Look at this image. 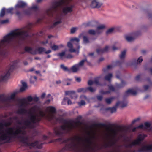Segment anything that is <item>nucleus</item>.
<instances>
[{"label":"nucleus","mask_w":152,"mask_h":152,"mask_svg":"<svg viewBox=\"0 0 152 152\" xmlns=\"http://www.w3.org/2000/svg\"><path fill=\"white\" fill-rule=\"evenodd\" d=\"M42 110L37 105L31 107L29 113V120L23 121L18 126L7 129L4 131L0 133V140H8L11 137H19L21 141L30 148L36 147L38 148H41V145H39L38 142H30L28 137L25 135V128H34L36 123L39 122L43 117L49 121H59L53 114L56 112V109L54 107L48 106L45 109V111Z\"/></svg>","instance_id":"obj_1"},{"label":"nucleus","mask_w":152,"mask_h":152,"mask_svg":"<svg viewBox=\"0 0 152 152\" xmlns=\"http://www.w3.org/2000/svg\"><path fill=\"white\" fill-rule=\"evenodd\" d=\"M94 136L89 135L87 137H83L78 136L67 140L66 144L65 147L59 152H64L66 151H76L80 150L82 146L84 151L86 152H94L98 149V146L93 143Z\"/></svg>","instance_id":"obj_2"},{"label":"nucleus","mask_w":152,"mask_h":152,"mask_svg":"<svg viewBox=\"0 0 152 152\" xmlns=\"http://www.w3.org/2000/svg\"><path fill=\"white\" fill-rule=\"evenodd\" d=\"M32 26L31 23L28 24L24 27L13 30L4 36L0 40V56H6L8 52L4 48L9 44L18 43L25 40L28 36V30Z\"/></svg>","instance_id":"obj_3"},{"label":"nucleus","mask_w":152,"mask_h":152,"mask_svg":"<svg viewBox=\"0 0 152 152\" xmlns=\"http://www.w3.org/2000/svg\"><path fill=\"white\" fill-rule=\"evenodd\" d=\"M72 0H58L53 3L52 6L47 9L46 13L47 15L50 16L53 12L56 11L58 7H62L61 12L58 13L56 15L53 24L55 26L61 23L64 17L68 14L72 12L74 7V4L72 2Z\"/></svg>","instance_id":"obj_4"},{"label":"nucleus","mask_w":152,"mask_h":152,"mask_svg":"<svg viewBox=\"0 0 152 152\" xmlns=\"http://www.w3.org/2000/svg\"><path fill=\"white\" fill-rule=\"evenodd\" d=\"M147 136L145 134H140L135 140H129L126 142L124 141V143L123 145L125 148L124 150L122 149V145H118L116 144V140L110 141L108 144L107 146L113 148L112 152H134L132 147L139 145L141 142Z\"/></svg>","instance_id":"obj_5"},{"label":"nucleus","mask_w":152,"mask_h":152,"mask_svg":"<svg viewBox=\"0 0 152 152\" xmlns=\"http://www.w3.org/2000/svg\"><path fill=\"white\" fill-rule=\"evenodd\" d=\"M63 124L59 127L55 128L54 133L57 136H60L62 134L68 132L73 128L77 127L78 122H75L72 121H68L62 119Z\"/></svg>","instance_id":"obj_6"},{"label":"nucleus","mask_w":152,"mask_h":152,"mask_svg":"<svg viewBox=\"0 0 152 152\" xmlns=\"http://www.w3.org/2000/svg\"><path fill=\"white\" fill-rule=\"evenodd\" d=\"M39 100L37 97H32L29 96L18 100L17 102V106L18 107V113L20 114H25L26 112L27 109L31 105V102L33 101L37 102Z\"/></svg>","instance_id":"obj_7"},{"label":"nucleus","mask_w":152,"mask_h":152,"mask_svg":"<svg viewBox=\"0 0 152 152\" xmlns=\"http://www.w3.org/2000/svg\"><path fill=\"white\" fill-rule=\"evenodd\" d=\"M70 42L67 43V46L69 48V50L70 52H74L77 54L79 53L80 48L79 42V38L75 37L71 39Z\"/></svg>","instance_id":"obj_8"},{"label":"nucleus","mask_w":152,"mask_h":152,"mask_svg":"<svg viewBox=\"0 0 152 152\" xmlns=\"http://www.w3.org/2000/svg\"><path fill=\"white\" fill-rule=\"evenodd\" d=\"M18 62L17 61L15 60L11 63L10 65L7 68L4 73L1 76L2 80H5L9 77L11 72L16 66Z\"/></svg>","instance_id":"obj_9"},{"label":"nucleus","mask_w":152,"mask_h":152,"mask_svg":"<svg viewBox=\"0 0 152 152\" xmlns=\"http://www.w3.org/2000/svg\"><path fill=\"white\" fill-rule=\"evenodd\" d=\"M25 49L26 51L33 54H41L43 52H45L46 54H48L50 53L51 51L50 50L46 51L45 49L43 48H39L37 50H35L29 47H26Z\"/></svg>","instance_id":"obj_10"},{"label":"nucleus","mask_w":152,"mask_h":152,"mask_svg":"<svg viewBox=\"0 0 152 152\" xmlns=\"http://www.w3.org/2000/svg\"><path fill=\"white\" fill-rule=\"evenodd\" d=\"M86 61V59H84L81 60L78 64L73 66L71 68L70 70L73 72H76L80 70L81 68L83 66L85 62Z\"/></svg>","instance_id":"obj_11"},{"label":"nucleus","mask_w":152,"mask_h":152,"mask_svg":"<svg viewBox=\"0 0 152 152\" xmlns=\"http://www.w3.org/2000/svg\"><path fill=\"white\" fill-rule=\"evenodd\" d=\"M125 83L124 82L122 81L121 83V84H116L115 88H114L112 86L110 85L109 86V91H108L105 92H101V93L103 94H110L111 91H115V89H118L121 88L123 87Z\"/></svg>","instance_id":"obj_12"},{"label":"nucleus","mask_w":152,"mask_h":152,"mask_svg":"<svg viewBox=\"0 0 152 152\" xmlns=\"http://www.w3.org/2000/svg\"><path fill=\"white\" fill-rule=\"evenodd\" d=\"M16 94L13 93L11 94L10 96L9 97H7L5 96L4 95H0V101L3 102H9L11 100H14Z\"/></svg>","instance_id":"obj_13"},{"label":"nucleus","mask_w":152,"mask_h":152,"mask_svg":"<svg viewBox=\"0 0 152 152\" xmlns=\"http://www.w3.org/2000/svg\"><path fill=\"white\" fill-rule=\"evenodd\" d=\"M140 34V32H137L126 34L125 35V37L126 40L128 42H131L133 41L137 36Z\"/></svg>","instance_id":"obj_14"},{"label":"nucleus","mask_w":152,"mask_h":152,"mask_svg":"<svg viewBox=\"0 0 152 152\" xmlns=\"http://www.w3.org/2000/svg\"><path fill=\"white\" fill-rule=\"evenodd\" d=\"M65 95L70 96L72 100H75L77 97V96L74 91H67L65 92Z\"/></svg>","instance_id":"obj_15"},{"label":"nucleus","mask_w":152,"mask_h":152,"mask_svg":"<svg viewBox=\"0 0 152 152\" xmlns=\"http://www.w3.org/2000/svg\"><path fill=\"white\" fill-rule=\"evenodd\" d=\"M102 4L98 1L96 0H94L92 2L91 7L93 8H99L100 7Z\"/></svg>","instance_id":"obj_16"},{"label":"nucleus","mask_w":152,"mask_h":152,"mask_svg":"<svg viewBox=\"0 0 152 152\" xmlns=\"http://www.w3.org/2000/svg\"><path fill=\"white\" fill-rule=\"evenodd\" d=\"M80 101L78 102V104L80 106L84 105L86 104L85 101L87 100V97L84 95H81L80 97Z\"/></svg>","instance_id":"obj_17"},{"label":"nucleus","mask_w":152,"mask_h":152,"mask_svg":"<svg viewBox=\"0 0 152 152\" xmlns=\"http://www.w3.org/2000/svg\"><path fill=\"white\" fill-rule=\"evenodd\" d=\"M38 10V6L37 5H32V7L30 9L23 12V13L24 15H29L31 13L30 10Z\"/></svg>","instance_id":"obj_18"},{"label":"nucleus","mask_w":152,"mask_h":152,"mask_svg":"<svg viewBox=\"0 0 152 152\" xmlns=\"http://www.w3.org/2000/svg\"><path fill=\"white\" fill-rule=\"evenodd\" d=\"M109 47L108 46H105L103 49H97L96 52L98 54H102L108 51L109 50Z\"/></svg>","instance_id":"obj_19"},{"label":"nucleus","mask_w":152,"mask_h":152,"mask_svg":"<svg viewBox=\"0 0 152 152\" xmlns=\"http://www.w3.org/2000/svg\"><path fill=\"white\" fill-rule=\"evenodd\" d=\"M27 4L25 2L20 1H18L17 4L15 6L16 8H23L25 6H26Z\"/></svg>","instance_id":"obj_20"},{"label":"nucleus","mask_w":152,"mask_h":152,"mask_svg":"<svg viewBox=\"0 0 152 152\" xmlns=\"http://www.w3.org/2000/svg\"><path fill=\"white\" fill-rule=\"evenodd\" d=\"M136 94V91L133 89H129L125 93V94L126 96L130 95H135Z\"/></svg>","instance_id":"obj_21"},{"label":"nucleus","mask_w":152,"mask_h":152,"mask_svg":"<svg viewBox=\"0 0 152 152\" xmlns=\"http://www.w3.org/2000/svg\"><path fill=\"white\" fill-rule=\"evenodd\" d=\"M105 27V26L103 24L99 25L96 28V32L98 34H100L102 33V30Z\"/></svg>","instance_id":"obj_22"},{"label":"nucleus","mask_w":152,"mask_h":152,"mask_svg":"<svg viewBox=\"0 0 152 152\" xmlns=\"http://www.w3.org/2000/svg\"><path fill=\"white\" fill-rule=\"evenodd\" d=\"M99 78H96L95 79L94 81L91 80H89L88 82V85L91 86L94 84H95L96 85H99Z\"/></svg>","instance_id":"obj_23"},{"label":"nucleus","mask_w":152,"mask_h":152,"mask_svg":"<svg viewBox=\"0 0 152 152\" xmlns=\"http://www.w3.org/2000/svg\"><path fill=\"white\" fill-rule=\"evenodd\" d=\"M127 105V102H118L116 104L115 106L117 107L118 106H120L121 107H123L126 106Z\"/></svg>","instance_id":"obj_24"},{"label":"nucleus","mask_w":152,"mask_h":152,"mask_svg":"<svg viewBox=\"0 0 152 152\" xmlns=\"http://www.w3.org/2000/svg\"><path fill=\"white\" fill-rule=\"evenodd\" d=\"M22 86L20 89V91L23 92L27 88V84L25 82H22Z\"/></svg>","instance_id":"obj_25"},{"label":"nucleus","mask_w":152,"mask_h":152,"mask_svg":"<svg viewBox=\"0 0 152 152\" xmlns=\"http://www.w3.org/2000/svg\"><path fill=\"white\" fill-rule=\"evenodd\" d=\"M113 75L112 73H109L105 76L104 79L105 80L110 81Z\"/></svg>","instance_id":"obj_26"},{"label":"nucleus","mask_w":152,"mask_h":152,"mask_svg":"<svg viewBox=\"0 0 152 152\" xmlns=\"http://www.w3.org/2000/svg\"><path fill=\"white\" fill-rule=\"evenodd\" d=\"M115 98L113 97L107 98L105 99V101L107 104H110L111 103L112 101Z\"/></svg>","instance_id":"obj_27"},{"label":"nucleus","mask_w":152,"mask_h":152,"mask_svg":"<svg viewBox=\"0 0 152 152\" xmlns=\"http://www.w3.org/2000/svg\"><path fill=\"white\" fill-rule=\"evenodd\" d=\"M106 110H109L111 113H113L115 112L116 111V107H109L106 109Z\"/></svg>","instance_id":"obj_28"},{"label":"nucleus","mask_w":152,"mask_h":152,"mask_svg":"<svg viewBox=\"0 0 152 152\" xmlns=\"http://www.w3.org/2000/svg\"><path fill=\"white\" fill-rule=\"evenodd\" d=\"M126 50H124L121 52L120 55V58L121 59H123L125 58L126 56Z\"/></svg>","instance_id":"obj_29"},{"label":"nucleus","mask_w":152,"mask_h":152,"mask_svg":"<svg viewBox=\"0 0 152 152\" xmlns=\"http://www.w3.org/2000/svg\"><path fill=\"white\" fill-rule=\"evenodd\" d=\"M50 47L52 50L54 51H56L59 49V46L55 45H54L52 46H51Z\"/></svg>","instance_id":"obj_30"},{"label":"nucleus","mask_w":152,"mask_h":152,"mask_svg":"<svg viewBox=\"0 0 152 152\" xmlns=\"http://www.w3.org/2000/svg\"><path fill=\"white\" fill-rule=\"evenodd\" d=\"M89 41L88 38L86 36L83 37V43L84 44H87L89 43Z\"/></svg>","instance_id":"obj_31"},{"label":"nucleus","mask_w":152,"mask_h":152,"mask_svg":"<svg viewBox=\"0 0 152 152\" xmlns=\"http://www.w3.org/2000/svg\"><path fill=\"white\" fill-rule=\"evenodd\" d=\"M114 29V28L112 27L109 29L106 32V33L107 34H110L113 33Z\"/></svg>","instance_id":"obj_32"},{"label":"nucleus","mask_w":152,"mask_h":152,"mask_svg":"<svg viewBox=\"0 0 152 152\" xmlns=\"http://www.w3.org/2000/svg\"><path fill=\"white\" fill-rule=\"evenodd\" d=\"M37 79V77L36 76H31V77L30 82L31 83H34L36 81Z\"/></svg>","instance_id":"obj_33"},{"label":"nucleus","mask_w":152,"mask_h":152,"mask_svg":"<svg viewBox=\"0 0 152 152\" xmlns=\"http://www.w3.org/2000/svg\"><path fill=\"white\" fill-rule=\"evenodd\" d=\"M88 33L91 34H99L96 32V31H95L93 30H90L88 31Z\"/></svg>","instance_id":"obj_34"},{"label":"nucleus","mask_w":152,"mask_h":152,"mask_svg":"<svg viewBox=\"0 0 152 152\" xmlns=\"http://www.w3.org/2000/svg\"><path fill=\"white\" fill-rule=\"evenodd\" d=\"M60 66L61 68L62 69L64 70L65 71H67L68 72H69V70L68 69L67 67H65L64 65L62 64Z\"/></svg>","instance_id":"obj_35"},{"label":"nucleus","mask_w":152,"mask_h":152,"mask_svg":"<svg viewBox=\"0 0 152 152\" xmlns=\"http://www.w3.org/2000/svg\"><path fill=\"white\" fill-rule=\"evenodd\" d=\"M65 52H62L61 53L57 54L58 56L59 57L61 58H62V57L64 56Z\"/></svg>","instance_id":"obj_36"},{"label":"nucleus","mask_w":152,"mask_h":152,"mask_svg":"<svg viewBox=\"0 0 152 152\" xmlns=\"http://www.w3.org/2000/svg\"><path fill=\"white\" fill-rule=\"evenodd\" d=\"M77 27H73L71 28L70 32L71 34L74 33L77 29Z\"/></svg>","instance_id":"obj_37"},{"label":"nucleus","mask_w":152,"mask_h":152,"mask_svg":"<svg viewBox=\"0 0 152 152\" xmlns=\"http://www.w3.org/2000/svg\"><path fill=\"white\" fill-rule=\"evenodd\" d=\"M5 8H3L2 9L0 13V17H3L4 15L5 14Z\"/></svg>","instance_id":"obj_38"},{"label":"nucleus","mask_w":152,"mask_h":152,"mask_svg":"<svg viewBox=\"0 0 152 152\" xmlns=\"http://www.w3.org/2000/svg\"><path fill=\"white\" fill-rule=\"evenodd\" d=\"M143 126H144V125H142V124L140 125L137 127H135V128H133L132 129V131L133 132H134L138 128H143Z\"/></svg>","instance_id":"obj_39"},{"label":"nucleus","mask_w":152,"mask_h":152,"mask_svg":"<svg viewBox=\"0 0 152 152\" xmlns=\"http://www.w3.org/2000/svg\"><path fill=\"white\" fill-rule=\"evenodd\" d=\"M67 97H64L63 100V101L62 102V104L64 105L66 103V102H67Z\"/></svg>","instance_id":"obj_40"},{"label":"nucleus","mask_w":152,"mask_h":152,"mask_svg":"<svg viewBox=\"0 0 152 152\" xmlns=\"http://www.w3.org/2000/svg\"><path fill=\"white\" fill-rule=\"evenodd\" d=\"M13 8H8L7 10H6V13H11L12 12V11L13 10Z\"/></svg>","instance_id":"obj_41"},{"label":"nucleus","mask_w":152,"mask_h":152,"mask_svg":"<svg viewBox=\"0 0 152 152\" xmlns=\"http://www.w3.org/2000/svg\"><path fill=\"white\" fill-rule=\"evenodd\" d=\"M144 126L145 128L147 129L150 127V124L148 122H145L144 124Z\"/></svg>","instance_id":"obj_42"},{"label":"nucleus","mask_w":152,"mask_h":152,"mask_svg":"<svg viewBox=\"0 0 152 152\" xmlns=\"http://www.w3.org/2000/svg\"><path fill=\"white\" fill-rule=\"evenodd\" d=\"M77 91L78 92H84L86 91V90L82 88L78 89Z\"/></svg>","instance_id":"obj_43"},{"label":"nucleus","mask_w":152,"mask_h":152,"mask_svg":"<svg viewBox=\"0 0 152 152\" xmlns=\"http://www.w3.org/2000/svg\"><path fill=\"white\" fill-rule=\"evenodd\" d=\"M143 60V59L141 57H139L137 60V63H140L142 62Z\"/></svg>","instance_id":"obj_44"},{"label":"nucleus","mask_w":152,"mask_h":152,"mask_svg":"<svg viewBox=\"0 0 152 152\" xmlns=\"http://www.w3.org/2000/svg\"><path fill=\"white\" fill-rule=\"evenodd\" d=\"M48 41L47 40H46L45 41H42L40 42V43L42 45H45L47 43Z\"/></svg>","instance_id":"obj_45"},{"label":"nucleus","mask_w":152,"mask_h":152,"mask_svg":"<svg viewBox=\"0 0 152 152\" xmlns=\"http://www.w3.org/2000/svg\"><path fill=\"white\" fill-rule=\"evenodd\" d=\"M97 98L98 100H101L103 98L102 96V95H98L97 96Z\"/></svg>","instance_id":"obj_46"},{"label":"nucleus","mask_w":152,"mask_h":152,"mask_svg":"<svg viewBox=\"0 0 152 152\" xmlns=\"http://www.w3.org/2000/svg\"><path fill=\"white\" fill-rule=\"evenodd\" d=\"M75 80L78 82H80L81 80V79L80 77H75Z\"/></svg>","instance_id":"obj_47"},{"label":"nucleus","mask_w":152,"mask_h":152,"mask_svg":"<svg viewBox=\"0 0 152 152\" xmlns=\"http://www.w3.org/2000/svg\"><path fill=\"white\" fill-rule=\"evenodd\" d=\"M88 90L89 91H90L91 92H93L95 90V89H94L93 88H92L91 87H89L88 88Z\"/></svg>","instance_id":"obj_48"},{"label":"nucleus","mask_w":152,"mask_h":152,"mask_svg":"<svg viewBox=\"0 0 152 152\" xmlns=\"http://www.w3.org/2000/svg\"><path fill=\"white\" fill-rule=\"evenodd\" d=\"M67 102L68 105H71L72 104V101L67 98Z\"/></svg>","instance_id":"obj_49"},{"label":"nucleus","mask_w":152,"mask_h":152,"mask_svg":"<svg viewBox=\"0 0 152 152\" xmlns=\"http://www.w3.org/2000/svg\"><path fill=\"white\" fill-rule=\"evenodd\" d=\"M140 120L139 118H137L133 120L132 122V124H133L137 121H138Z\"/></svg>","instance_id":"obj_50"},{"label":"nucleus","mask_w":152,"mask_h":152,"mask_svg":"<svg viewBox=\"0 0 152 152\" xmlns=\"http://www.w3.org/2000/svg\"><path fill=\"white\" fill-rule=\"evenodd\" d=\"M113 68V66L112 65H109L107 66V67L106 69L107 70H108V69H112Z\"/></svg>","instance_id":"obj_51"},{"label":"nucleus","mask_w":152,"mask_h":152,"mask_svg":"<svg viewBox=\"0 0 152 152\" xmlns=\"http://www.w3.org/2000/svg\"><path fill=\"white\" fill-rule=\"evenodd\" d=\"M51 100L50 99H48L45 101V104H48L50 102Z\"/></svg>","instance_id":"obj_52"},{"label":"nucleus","mask_w":152,"mask_h":152,"mask_svg":"<svg viewBox=\"0 0 152 152\" xmlns=\"http://www.w3.org/2000/svg\"><path fill=\"white\" fill-rule=\"evenodd\" d=\"M112 49L113 50L115 51L118 49L115 46H113L112 47Z\"/></svg>","instance_id":"obj_53"},{"label":"nucleus","mask_w":152,"mask_h":152,"mask_svg":"<svg viewBox=\"0 0 152 152\" xmlns=\"http://www.w3.org/2000/svg\"><path fill=\"white\" fill-rule=\"evenodd\" d=\"M47 97L48 98H49L50 99H51L52 100H53V98L52 97V96H51V95L50 94H48L47 96Z\"/></svg>","instance_id":"obj_54"},{"label":"nucleus","mask_w":152,"mask_h":152,"mask_svg":"<svg viewBox=\"0 0 152 152\" xmlns=\"http://www.w3.org/2000/svg\"><path fill=\"white\" fill-rule=\"evenodd\" d=\"M148 86H145L144 87V88L145 90H146L148 88Z\"/></svg>","instance_id":"obj_55"},{"label":"nucleus","mask_w":152,"mask_h":152,"mask_svg":"<svg viewBox=\"0 0 152 152\" xmlns=\"http://www.w3.org/2000/svg\"><path fill=\"white\" fill-rule=\"evenodd\" d=\"M73 57L70 54H69V55H68V56H67V58H72Z\"/></svg>","instance_id":"obj_56"},{"label":"nucleus","mask_w":152,"mask_h":152,"mask_svg":"<svg viewBox=\"0 0 152 152\" xmlns=\"http://www.w3.org/2000/svg\"><path fill=\"white\" fill-rule=\"evenodd\" d=\"M45 93H43L41 95V97L42 98H43L45 97Z\"/></svg>","instance_id":"obj_57"},{"label":"nucleus","mask_w":152,"mask_h":152,"mask_svg":"<svg viewBox=\"0 0 152 152\" xmlns=\"http://www.w3.org/2000/svg\"><path fill=\"white\" fill-rule=\"evenodd\" d=\"M140 77L139 75L137 76L136 77V79L137 80H138L139 79Z\"/></svg>","instance_id":"obj_58"},{"label":"nucleus","mask_w":152,"mask_h":152,"mask_svg":"<svg viewBox=\"0 0 152 152\" xmlns=\"http://www.w3.org/2000/svg\"><path fill=\"white\" fill-rule=\"evenodd\" d=\"M59 140V139H57V140H52L51 141V142H56L58 140Z\"/></svg>","instance_id":"obj_59"},{"label":"nucleus","mask_w":152,"mask_h":152,"mask_svg":"<svg viewBox=\"0 0 152 152\" xmlns=\"http://www.w3.org/2000/svg\"><path fill=\"white\" fill-rule=\"evenodd\" d=\"M89 56H93L94 55V53H90L89 54Z\"/></svg>","instance_id":"obj_60"},{"label":"nucleus","mask_w":152,"mask_h":152,"mask_svg":"<svg viewBox=\"0 0 152 152\" xmlns=\"http://www.w3.org/2000/svg\"><path fill=\"white\" fill-rule=\"evenodd\" d=\"M42 0H36V1L37 3L40 2L42 1Z\"/></svg>","instance_id":"obj_61"},{"label":"nucleus","mask_w":152,"mask_h":152,"mask_svg":"<svg viewBox=\"0 0 152 152\" xmlns=\"http://www.w3.org/2000/svg\"><path fill=\"white\" fill-rule=\"evenodd\" d=\"M35 73L38 74L40 73V72L39 71H35Z\"/></svg>","instance_id":"obj_62"},{"label":"nucleus","mask_w":152,"mask_h":152,"mask_svg":"<svg viewBox=\"0 0 152 152\" xmlns=\"http://www.w3.org/2000/svg\"><path fill=\"white\" fill-rule=\"evenodd\" d=\"M24 64L25 65H27L28 64V63L26 61H24Z\"/></svg>","instance_id":"obj_63"},{"label":"nucleus","mask_w":152,"mask_h":152,"mask_svg":"<svg viewBox=\"0 0 152 152\" xmlns=\"http://www.w3.org/2000/svg\"><path fill=\"white\" fill-rule=\"evenodd\" d=\"M34 69L32 68L29 70V71L30 72H32L34 71Z\"/></svg>","instance_id":"obj_64"}]
</instances>
